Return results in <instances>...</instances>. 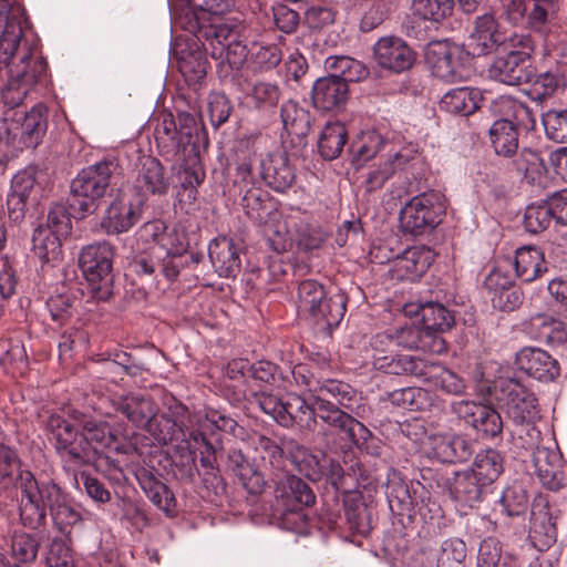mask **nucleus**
Instances as JSON below:
<instances>
[{"label":"nucleus","instance_id":"obj_53","mask_svg":"<svg viewBox=\"0 0 567 567\" xmlns=\"http://www.w3.org/2000/svg\"><path fill=\"white\" fill-rule=\"evenodd\" d=\"M530 331L534 338L549 344H560L566 341L567 333L564 323L546 315H537L530 319Z\"/></svg>","mask_w":567,"mask_h":567},{"label":"nucleus","instance_id":"obj_28","mask_svg":"<svg viewBox=\"0 0 567 567\" xmlns=\"http://www.w3.org/2000/svg\"><path fill=\"white\" fill-rule=\"evenodd\" d=\"M318 400L312 396L311 402L298 394H288L285 399L284 413L279 415V424L291 426L297 424L301 429L313 430L318 416Z\"/></svg>","mask_w":567,"mask_h":567},{"label":"nucleus","instance_id":"obj_30","mask_svg":"<svg viewBox=\"0 0 567 567\" xmlns=\"http://www.w3.org/2000/svg\"><path fill=\"white\" fill-rule=\"evenodd\" d=\"M208 256L220 277H234L240 270L239 248L228 237L223 236L213 239L208 246Z\"/></svg>","mask_w":567,"mask_h":567},{"label":"nucleus","instance_id":"obj_24","mask_svg":"<svg viewBox=\"0 0 567 567\" xmlns=\"http://www.w3.org/2000/svg\"><path fill=\"white\" fill-rule=\"evenodd\" d=\"M515 362L519 370L539 381H551L559 374L558 362L539 348H523L516 353Z\"/></svg>","mask_w":567,"mask_h":567},{"label":"nucleus","instance_id":"obj_45","mask_svg":"<svg viewBox=\"0 0 567 567\" xmlns=\"http://www.w3.org/2000/svg\"><path fill=\"white\" fill-rule=\"evenodd\" d=\"M505 460L503 454L495 449L480 451L474 458L471 470L477 477L489 486L504 472Z\"/></svg>","mask_w":567,"mask_h":567},{"label":"nucleus","instance_id":"obj_6","mask_svg":"<svg viewBox=\"0 0 567 567\" xmlns=\"http://www.w3.org/2000/svg\"><path fill=\"white\" fill-rule=\"evenodd\" d=\"M533 41L525 34H513L494 56L487 69L491 80L506 85H520L532 80Z\"/></svg>","mask_w":567,"mask_h":567},{"label":"nucleus","instance_id":"obj_11","mask_svg":"<svg viewBox=\"0 0 567 567\" xmlns=\"http://www.w3.org/2000/svg\"><path fill=\"white\" fill-rule=\"evenodd\" d=\"M501 111L507 116L495 121L489 128V138L498 156L512 157L518 151V131L516 124L524 123L528 117V107L511 97L498 103Z\"/></svg>","mask_w":567,"mask_h":567},{"label":"nucleus","instance_id":"obj_48","mask_svg":"<svg viewBox=\"0 0 567 567\" xmlns=\"http://www.w3.org/2000/svg\"><path fill=\"white\" fill-rule=\"evenodd\" d=\"M61 236L52 233L48 227L40 225L32 235V249L34 255L43 262H55L61 257Z\"/></svg>","mask_w":567,"mask_h":567},{"label":"nucleus","instance_id":"obj_16","mask_svg":"<svg viewBox=\"0 0 567 567\" xmlns=\"http://www.w3.org/2000/svg\"><path fill=\"white\" fill-rule=\"evenodd\" d=\"M142 213L141 198L118 193L107 206L101 219V227L110 235L126 233L140 221Z\"/></svg>","mask_w":567,"mask_h":567},{"label":"nucleus","instance_id":"obj_52","mask_svg":"<svg viewBox=\"0 0 567 567\" xmlns=\"http://www.w3.org/2000/svg\"><path fill=\"white\" fill-rule=\"evenodd\" d=\"M347 142L346 126L340 122L328 123L320 135L318 147L324 159H334L340 156Z\"/></svg>","mask_w":567,"mask_h":567},{"label":"nucleus","instance_id":"obj_39","mask_svg":"<svg viewBox=\"0 0 567 567\" xmlns=\"http://www.w3.org/2000/svg\"><path fill=\"white\" fill-rule=\"evenodd\" d=\"M228 467L239 478L248 493L259 494L262 492L266 484L262 474L255 468L241 451H229Z\"/></svg>","mask_w":567,"mask_h":567},{"label":"nucleus","instance_id":"obj_50","mask_svg":"<svg viewBox=\"0 0 567 567\" xmlns=\"http://www.w3.org/2000/svg\"><path fill=\"white\" fill-rule=\"evenodd\" d=\"M512 158V164L517 173L523 175L528 183H542L547 169L536 151L523 148L519 152L517 151Z\"/></svg>","mask_w":567,"mask_h":567},{"label":"nucleus","instance_id":"obj_59","mask_svg":"<svg viewBox=\"0 0 567 567\" xmlns=\"http://www.w3.org/2000/svg\"><path fill=\"white\" fill-rule=\"evenodd\" d=\"M292 239L305 251L318 249L326 240V234L318 225L305 220L296 221L292 228Z\"/></svg>","mask_w":567,"mask_h":567},{"label":"nucleus","instance_id":"obj_38","mask_svg":"<svg viewBox=\"0 0 567 567\" xmlns=\"http://www.w3.org/2000/svg\"><path fill=\"white\" fill-rule=\"evenodd\" d=\"M513 265L516 277L523 282H532L547 271L544 252L535 246L518 248Z\"/></svg>","mask_w":567,"mask_h":567},{"label":"nucleus","instance_id":"obj_44","mask_svg":"<svg viewBox=\"0 0 567 567\" xmlns=\"http://www.w3.org/2000/svg\"><path fill=\"white\" fill-rule=\"evenodd\" d=\"M49 513L54 526L64 535L70 534L71 528L82 522V515L61 487L58 489Z\"/></svg>","mask_w":567,"mask_h":567},{"label":"nucleus","instance_id":"obj_51","mask_svg":"<svg viewBox=\"0 0 567 567\" xmlns=\"http://www.w3.org/2000/svg\"><path fill=\"white\" fill-rule=\"evenodd\" d=\"M420 316L425 332H444L454 324V316L442 303L429 301L420 306Z\"/></svg>","mask_w":567,"mask_h":567},{"label":"nucleus","instance_id":"obj_23","mask_svg":"<svg viewBox=\"0 0 567 567\" xmlns=\"http://www.w3.org/2000/svg\"><path fill=\"white\" fill-rule=\"evenodd\" d=\"M271 481L275 484L276 498L284 507L310 506L316 501L309 485L298 476L289 474L288 471L276 473Z\"/></svg>","mask_w":567,"mask_h":567},{"label":"nucleus","instance_id":"obj_47","mask_svg":"<svg viewBox=\"0 0 567 567\" xmlns=\"http://www.w3.org/2000/svg\"><path fill=\"white\" fill-rule=\"evenodd\" d=\"M386 399L395 406L409 411H426L432 406V394L419 386H406L386 393Z\"/></svg>","mask_w":567,"mask_h":567},{"label":"nucleus","instance_id":"obj_14","mask_svg":"<svg viewBox=\"0 0 567 567\" xmlns=\"http://www.w3.org/2000/svg\"><path fill=\"white\" fill-rule=\"evenodd\" d=\"M451 412L483 439H494L502 434L503 421L499 413L491 405L472 400L451 403Z\"/></svg>","mask_w":567,"mask_h":567},{"label":"nucleus","instance_id":"obj_55","mask_svg":"<svg viewBox=\"0 0 567 567\" xmlns=\"http://www.w3.org/2000/svg\"><path fill=\"white\" fill-rule=\"evenodd\" d=\"M566 87V76L564 71L556 66L537 75L533 83L532 92L534 99L543 101L564 92Z\"/></svg>","mask_w":567,"mask_h":567},{"label":"nucleus","instance_id":"obj_61","mask_svg":"<svg viewBox=\"0 0 567 567\" xmlns=\"http://www.w3.org/2000/svg\"><path fill=\"white\" fill-rule=\"evenodd\" d=\"M499 511L507 516L524 514L528 506V497L522 484L507 486L498 501Z\"/></svg>","mask_w":567,"mask_h":567},{"label":"nucleus","instance_id":"obj_33","mask_svg":"<svg viewBox=\"0 0 567 567\" xmlns=\"http://www.w3.org/2000/svg\"><path fill=\"white\" fill-rule=\"evenodd\" d=\"M430 445L433 457L442 463L464 462L473 453L471 441L461 435H433Z\"/></svg>","mask_w":567,"mask_h":567},{"label":"nucleus","instance_id":"obj_20","mask_svg":"<svg viewBox=\"0 0 567 567\" xmlns=\"http://www.w3.org/2000/svg\"><path fill=\"white\" fill-rule=\"evenodd\" d=\"M505 44H508V39L501 31L494 14L484 13L475 18L468 43L473 55H487Z\"/></svg>","mask_w":567,"mask_h":567},{"label":"nucleus","instance_id":"obj_46","mask_svg":"<svg viewBox=\"0 0 567 567\" xmlns=\"http://www.w3.org/2000/svg\"><path fill=\"white\" fill-rule=\"evenodd\" d=\"M347 310V297L343 292H336L320 301L311 318L329 329L340 324Z\"/></svg>","mask_w":567,"mask_h":567},{"label":"nucleus","instance_id":"obj_2","mask_svg":"<svg viewBox=\"0 0 567 567\" xmlns=\"http://www.w3.org/2000/svg\"><path fill=\"white\" fill-rule=\"evenodd\" d=\"M164 405L166 410L159 415L156 412L145 427L158 444L175 443L181 465L192 476L195 470L197 443L205 441V434L200 431V414L190 412L174 396L167 398Z\"/></svg>","mask_w":567,"mask_h":567},{"label":"nucleus","instance_id":"obj_64","mask_svg":"<svg viewBox=\"0 0 567 567\" xmlns=\"http://www.w3.org/2000/svg\"><path fill=\"white\" fill-rule=\"evenodd\" d=\"M466 545L457 537L445 539L437 556V567H464Z\"/></svg>","mask_w":567,"mask_h":567},{"label":"nucleus","instance_id":"obj_15","mask_svg":"<svg viewBox=\"0 0 567 567\" xmlns=\"http://www.w3.org/2000/svg\"><path fill=\"white\" fill-rule=\"evenodd\" d=\"M306 449L290 437H282L280 443H277L269 437L261 436L256 445V450L259 452L264 463L269 464L272 468V476L279 472H287L285 468L287 461L300 473Z\"/></svg>","mask_w":567,"mask_h":567},{"label":"nucleus","instance_id":"obj_40","mask_svg":"<svg viewBox=\"0 0 567 567\" xmlns=\"http://www.w3.org/2000/svg\"><path fill=\"white\" fill-rule=\"evenodd\" d=\"M280 117L284 131L298 140L299 144L310 131V113L296 101L289 100L281 105Z\"/></svg>","mask_w":567,"mask_h":567},{"label":"nucleus","instance_id":"obj_27","mask_svg":"<svg viewBox=\"0 0 567 567\" xmlns=\"http://www.w3.org/2000/svg\"><path fill=\"white\" fill-rule=\"evenodd\" d=\"M349 89L344 81L330 76L318 79L312 85L311 99L316 109L340 111L348 101Z\"/></svg>","mask_w":567,"mask_h":567},{"label":"nucleus","instance_id":"obj_18","mask_svg":"<svg viewBox=\"0 0 567 567\" xmlns=\"http://www.w3.org/2000/svg\"><path fill=\"white\" fill-rule=\"evenodd\" d=\"M172 175L159 159L153 156L140 158L134 187L142 196H166L171 189Z\"/></svg>","mask_w":567,"mask_h":567},{"label":"nucleus","instance_id":"obj_19","mask_svg":"<svg viewBox=\"0 0 567 567\" xmlns=\"http://www.w3.org/2000/svg\"><path fill=\"white\" fill-rule=\"evenodd\" d=\"M378 64L385 70L401 73L412 68L415 52L401 38L388 35L380 38L373 48Z\"/></svg>","mask_w":567,"mask_h":567},{"label":"nucleus","instance_id":"obj_63","mask_svg":"<svg viewBox=\"0 0 567 567\" xmlns=\"http://www.w3.org/2000/svg\"><path fill=\"white\" fill-rule=\"evenodd\" d=\"M157 146L164 154L179 153L182 145L178 142L177 124L172 114L164 116L155 130Z\"/></svg>","mask_w":567,"mask_h":567},{"label":"nucleus","instance_id":"obj_7","mask_svg":"<svg viewBox=\"0 0 567 567\" xmlns=\"http://www.w3.org/2000/svg\"><path fill=\"white\" fill-rule=\"evenodd\" d=\"M317 409L318 417L344 441L341 449L357 446L373 456L381 454L380 442L373 436L372 432L333 402L320 398Z\"/></svg>","mask_w":567,"mask_h":567},{"label":"nucleus","instance_id":"obj_3","mask_svg":"<svg viewBox=\"0 0 567 567\" xmlns=\"http://www.w3.org/2000/svg\"><path fill=\"white\" fill-rule=\"evenodd\" d=\"M146 233H151L154 244L134 258L131 266L138 276H154L156 271L167 280H175L184 266L183 255L186 246L183 243L174 244L177 238L175 233H164L165 226L161 220L147 223L144 226Z\"/></svg>","mask_w":567,"mask_h":567},{"label":"nucleus","instance_id":"obj_56","mask_svg":"<svg viewBox=\"0 0 567 567\" xmlns=\"http://www.w3.org/2000/svg\"><path fill=\"white\" fill-rule=\"evenodd\" d=\"M316 390L317 395L315 396L317 400L323 398L330 401L329 399H332L336 401V405L338 404L347 409L351 406L357 394L355 390L350 384L333 379L322 380L318 383Z\"/></svg>","mask_w":567,"mask_h":567},{"label":"nucleus","instance_id":"obj_60","mask_svg":"<svg viewBox=\"0 0 567 567\" xmlns=\"http://www.w3.org/2000/svg\"><path fill=\"white\" fill-rule=\"evenodd\" d=\"M141 487L146 493L151 502L166 514L175 507V497L169 488L152 475L141 481Z\"/></svg>","mask_w":567,"mask_h":567},{"label":"nucleus","instance_id":"obj_54","mask_svg":"<svg viewBox=\"0 0 567 567\" xmlns=\"http://www.w3.org/2000/svg\"><path fill=\"white\" fill-rule=\"evenodd\" d=\"M282 60V52L276 43H252L248 64L252 71L262 72L275 69Z\"/></svg>","mask_w":567,"mask_h":567},{"label":"nucleus","instance_id":"obj_10","mask_svg":"<svg viewBox=\"0 0 567 567\" xmlns=\"http://www.w3.org/2000/svg\"><path fill=\"white\" fill-rule=\"evenodd\" d=\"M113 249L109 243H95L84 247L79 265L91 286L93 298L107 300L111 295Z\"/></svg>","mask_w":567,"mask_h":567},{"label":"nucleus","instance_id":"obj_41","mask_svg":"<svg viewBox=\"0 0 567 567\" xmlns=\"http://www.w3.org/2000/svg\"><path fill=\"white\" fill-rule=\"evenodd\" d=\"M529 537L539 550L549 548L556 542V523L547 508L532 509Z\"/></svg>","mask_w":567,"mask_h":567},{"label":"nucleus","instance_id":"obj_8","mask_svg":"<svg viewBox=\"0 0 567 567\" xmlns=\"http://www.w3.org/2000/svg\"><path fill=\"white\" fill-rule=\"evenodd\" d=\"M444 195L439 190H429L412 197L401 209L402 230L420 236L434 229L445 214Z\"/></svg>","mask_w":567,"mask_h":567},{"label":"nucleus","instance_id":"obj_13","mask_svg":"<svg viewBox=\"0 0 567 567\" xmlns=\"http://www.w3.org/2000/svg\"><path fill=\"white\" fill-rule=\"evenodd\" d=\"M425 61L432 74L444 82L454 83L466 78L464 50L454 42H430L425 50Z\"/></svg>","mask_w":567,"mask_h":567},{"label":"nucleus","instance_id":"obj_4","mask_svg":"<svg viewBox=\"0 0 567 567\" xmlns=\"http://www.w3.org/2000/svg\"><path fill=\"white\" fill-rule=\"evenodd\" d=\"M117 164L104 159L83 168L71 182L69 206L75 218H84L97 209L102 198L112 183Z\"/></svg>","mask_w":567,"mask_h":567},{"label":"nucleus","instance_id":"obj_49","mask_svg":"<svg viewBox=\"0 0 567 567\" xmlns=\"http://www.w3.org/2000/svg\"><path fill=\"white\" fill-rule=\"evenodd\" d=\"M454 7V0H414L410 9L415 17L423 21L443 24L452 17Z\"/></svg>","mask_w":567,"mask_h":567},{"label":"nucleus","instance_id":"obj_58","mask_svg":"<svg viewBox=\"0 0 567 567\" xmlns=\"http://www.w3.org/2000/svg\"><path fill=\"white\" fill-rule=\"evenodd\" d=\"M326 295L324 287L320 282L312 279L301 281L297 289L298 310L311 317Z\"/></svg>","mask_w":567,"mask_h":567},{"label":"nucleus","instance_id":"obj_29","mask_svg":"<svg viewBox=\"0 0 567 567\" xmlns=\"http://www.w3.org/2000/svg\"><path fill=\"white\" fill-rule=\"evenodd\" d=\"M300 474L305 475L312 482L326 478L336 488L343 485L344 473L338 461H334L326 454L316 455L306 449V455L301 465Z\"/></svg>","mask_w":567,"mask_h":567},{"label":"nucleus","instance_id":"obj_32","mask_svg":"<svg viewBox=\"0 0 567 567\" xmlns=\"http://www.w3.org/2000/svg\"><path fill=\"white\" fill-rule=\"evenodd\" d=\"M431 334L415 324H408L396 329L393 333H379L372 343L373 348L378 346L398 347L408 350H427L430 348L429 339Z\"/></svg>","mask_w":567,"mask_h":567},{"label":"nucleus","instance_id":"obj_42","mask_svg":"<svg viewBox=\"0 0 567 567\" xmlns=\"http://www.w3.org/2000/svg\"><path fill=\"white\" fill-rule=\"evenodd\" d=\"M422 380L432 383L436 389L451 395H462L466 390V383L463 378L434 362H427Z\"/></svg>","mask_w":567,"mask_h":567},{"label":"nucleus","instance_id":"obj_34","mask_svg":"<svg viewBox=\"0 0 567 567\" xmlns=\"http://www.w3.org/2000/svg\"><path fill=\"white\" fill-rule=\"evenodd\" d=\"M240 27L230 22L210 23L200 28L198 39L212 58H220L228 43L240 38Z\"/></svg>","mask_w":567,"mask_h":567},{"label":"nucleus","instance_id":"obj_57","mask_svg":"<svg viewBox=\"0 0 567 567\" xmlns=\"http://www.w3.org/2000/svg\"><path fill=\"white\" fill-rule=\"evenodd\" d=\"M384 140L380 133L373 130L361 132L350 145V152L354 161L364 163L371 159L383 145Z\"/></svg>","mask_w":567,"mask_h":567},{"label":"nucleus","instance_id":"obj_12","mask_svg":"<svg viewBox=\"0 0 567 567\" xmlns=\"http://www.w3.org/2000/svg\"><path fill=\"white\" fill-rule=\"evenodd\" d=\"M503 392L506 395L504 409L507 417L516 425L526 426L529 442H527V445L523 443L522 447H532L539 434L532 425L539 417L537 399L533 392L515 380H509L506 386L503 388Z\"/></svg>","mask_w":567,"mask_h":567},{"label":"nucleus","instance_id":"obj_26","mask_svg":"<svg viewBox=\"0 0 567 567\" xmlns=\"http://www.w3.org/2000/svg\"><path fill=\"white\" fill-rule=\"evenodd\" d=\"M381 347L378 346V350L373 348V365L377 370L392 375H412L423 379L427 361L409 354H383Z\"/></svg>","mask_w":567,"mask_h":567},{"label":"nucleus","instance_id":"obj_36","mask_svg":"<svg viewBox=\"0 0 567 567\" xmlns=\"http://www.w3.org/2000/svg\"><path fill=\"white\" fill-rule=\"evenodd\" d=\"M482 93L475 87L449 90L440 100V109L455 115L468 116L480 107Z\"/></svg>","mask_w":567,"mask_h":567},{"label":"nucleus","instance_id":"obj_35","mask_svg":"<svg viewBox=\"0 0 567 567\" xmlns=\"http://www.w3.org/2000/svg\"><path fill=\"white\" fill-rule=\"evenodd\" d=\"M115 410L122 413L135 426H145L155 415L157 406L150 395L128 394L113 400Z\"/></svg>","mask_w":567,"mask_h":567},{"label":"nucleus","instance_id":"obj_21","mask_svg":"<svg viewBox=\"0 0 567 567\" xmlns=\"http://www.w3.org/2000/svg\"><path fill=\"white\" fill-rule=\"evenodd\" d=\"M434 258L435 254L430 247L413 246L391 261L389 271L393 279L415 281L429 269Z\"/></svg>","mask_w":567,"mask_h":567},{"label":"nucleus","instance_id":"obj_17","mask_svg":"<svg viewBox=\"0 0 567 567\" xmlns=\"http://www.w3.org/2000/svg\"><path fill=\"white\" fill-rule=\"evenodd\" d=\"M45 107L33 106L22 117L12 120L6 128L8 140L16 148L37 147L48 128Z\"/></svg>","mask_w":567,"mask_h":567},{"label":"nucleus","instance_id":"obj_25","mask_svg":"<svg viewBox=\"0 0 567 567\" xmlns=\"http://www.w3.org/2000/svg\"><path fill=\"white\" fill-rule=\"evenodd\" d=\"M79 425H81L82 430L81 440L85 442L83 447L86 452L87 464L94 455L102 453L105 449L120 451L116 445V435L106 422L87 419L82 415L81 420H79Z\"/></svg>","mask_w":567,"mask_h":567},{"label":"nucleus","instance_id":"obj_1","mask_svg":"<svg viewBox=\"0 0 567 567\" xmlns=\"http://www.w3.org/2000/svg\"><path fill=\"white\" fill-rule=\"evenodd\" d=\"M24 22V10L19 4L0 0V73L4 71L8 80L2 99L10 107L23 102L47 70L44 59L34 56L31 45L21 42Z\"/></svg>","mask_w":567,"mask_h":567},{"label":"nucleus","instance_id":"obj_62","mask_svg":"<svg viewBox=\"0 0 567 567\" xmlns=\"http://www.w3.org/2000/svg\"><path fill=\"white\" fill-rule=\"evenodd\" d=\"M398 0H375L364 12L360 29L369 32L382 24L398 9Z\"/></svg>","mask_w":567,"mask_h":567},{"label":"nucleus","instance_id":"obj_31","mask_svg":"<svg viewBox=\"0 0 567 567\" xmlns=\"http://www.w3.org/2000/svg\"><path fill=\"white\" fill-rule=\"evenodd\" d=\"M533 466L540 483L550 491L564 486V473L560 470L559 454L545 446H537L533 452Z\"/></svg>","mask_w":567,"mask_h":567},{"label":"nucleus","instance_id":"obj_43","mask_svg":"<svg viewBox=\"0 0 567 567\" xmlns=\"http://www.w3.org/2000/svg\"><path fill=\"white\" fill-rule=\"evenodd\" d=\"M324 69L330 78L349 82H359L369 74L368 69L360 61L348 55H331L324 61Z\"/></svg>","mask_w":567,"mask_h":567},{"label":"nucleus","instance_id":"obj_37","mask_svg":"<svg viewBox=\"0 0 567 567\" xmlns=\"http://www.w3.org/2000/svg\"><path fill=\"white\" fill-rule=\"evenodd\" d=\"M486 487L470 468L455 473L450 485V493L458 503L473 507L482 501Z\"/></svg>","mask_w":567,"mask_h":567},{"label":"nucleus","instance_id":"obj_5","mask_svg":"<svg viewBox=\"0 0 567 567\" xmlns=\"http://www.w3.org/2000/svg\"><path fill=\"white\" fill-rule=\"evenodd\" d=\"M53 481L39 482L30 471H20L14 480L18 512L22 525L38 529L45 525L47 514L58 493Z\"/></svg>","mask_w":567,"mask_h":567},{"label":"nucleus","instance_id":"obj_9","mask_svg":"<svg viewBox=\"0 0 567 567\" xmlns=\"http://www.w3.org/2000/svg\"><path fill=\"white\" fill-rule=\"evenodd\" d=\"M82 414L76 413L66 419L59 414H52L47 421V430L54 442V447L64 462L68 470L76 468L87 464L85 442L81 440V420Z\"/></svg>","mask_w":567,"mask_h":567},{"label":"nucleus","instance_id":"obj_22","mask_svg":"<svg viewBox=\"0 0 567 567\" xmlns=\"http://www.w3.org/2000/svg\"><path fill=\"white\" fill-rule=\"evenodd\" d=\"M259 174L265 184L277 193H284L296 179L295 168L282 152L269 153L261 158Z\"/></svg>","mask_w":567,"mask_h":567}]
</instances>
